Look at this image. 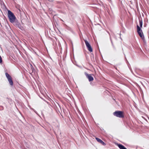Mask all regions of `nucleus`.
Returning a JSON list of instances; mask_svg holds the SVG:
<instances>
[{
	"label": "nucleus",
	"instance_id": "f257e3e1",
	"mask_svg": "<svg viewBox=\"0 0 149 149\" xmlns=\"http://www.w3.org/2000/svg\"><path fill=\"white\" fill-rule=\"evenodd\" d=\"M8 15L9 21L11 23L13 22L16 19L13 13L10 10H8Z\"/></svg>",
	"mask_w": 149,
	"mask_h": 149
},
{
	"label": "nucleus",
	"instance_id": "f03ea898",
	"mask_svg": "<svg viewBox=\"0 0 149 149\" xmlns=\"http://www.w3.org/2000/svg\"><path fill=\"white\" fill-rule=\"evenodd\" d=\"M113 115L118 117L123 118L124 117L123 112L119 111H116L113 113Z\"/></svg>",
	"mask_w": 149,
	"mask_h": 149
},
{
	"label": "nucleus",
	"instance_id": "7ed1b4c3",
	"mask_svg": "<svg viewBox=\"0 0 149 149\" xmlns=\"http://www.w3.org/2000/svg\"><path fill=\"white\" fill-rule=\"evenodd\" d=\"M137 31L138 34L141 38L143 39H144V37L142 30L140 28L138 25L137 26Z\"/></svg>",
	"mask_w": 149,
	"mask_h": 149
},
{
	"label": "nucleus",
	"instance_id": "20e7f679",
	"mask_svg": "<svg viewBox=\"0 0 149 149\" xmlns=\"http://www.w3.org/2000/svg\"><path fill=\"white\" fill-rule=\"evenodd\" d=\"M5 74L6 76L8 79V80L10 84V85H11V86H12L13 85V82L11 77L7 73H6Z\"/></svg>",
	"mask_w": 149,
	"mask_h": 149
},
{
	"label": "nucleus",
	"instance_id": "39448f33",
	"mask_svg": "<svg viewBox=\"0 0 149 149\" xmlns=\"http://www.w3.org/2000/svg\"><path fill=\"white\" fill-rule=\"evenodd\" d=\"M84 41L88 50L90 52H92L93 51L92 49L88 42L86 40H84Z\"/></svg>",
	"mask_w": 149,
	"mask_h": 149
},
{
	"label": "nucleus",
	"instance_id": "423d86ee",
	"mask_svg": "<svg viewBox=\"0 0 149 149\" xmlns=\"http://www.w3.org/2000/svg\"><path fill=\"white\" fill-rule=\"evenodd\" d=\"M11 23H13L14 26L18 27L19 29H21L22 27L21 25L17 19H16L13 22H11Z\"/></svg>",
	"mask_w": 149,
	"mask_h": 149
},
{
	"label": "nucleus",
	"instance_id": "0eeeda50",
	"mask_svg": "<svg viewBox=\"0 0 149 149\" xmlns=\"http://www.w3.org/2000/svg\"><path fill=\"white\" fill-rule=\"evenodd\" d=\"M86 77L88 79L89 81H92L93 80V78L90 74H87V73L85 72V73Z\"/></svg>",
	"mask_w": 149,
	"mask_h": 149
},
{
	"label": "nucleus",
	"instance_id": "6e6552de",
	"mask_svg": "<svg viewBox=\"0 0 149 149\" xmlns=\"http://www.w3.org/2000/svg\"><path fill=\"white\" fill-rule=\"evenodd\" d=\"M95 139L98 142L101 143L102 145H106V144L104 143V142L102 141L100 139L98 138H96Z\"/></svg>",
	"mask_w": 149,
	"mask_h": 149
},
{
	"label": "nucleus",
	"instance_id": "1a4fd4ad",
	"mask_svg": "<svg viewBox=\"0 0 149 149\" xmlns=\"http://www.w3.org/2000/svg\"><path fill=\"white\" fill-rule=\"evenodd\" d=\"M117 145L120 149H127L122 144H117Z\"/></svg>",
	"mask_w": 149,
	"mask_h": 149
},
{
	"label": "nucleus",
	"instance_id": "9d476101",
	"mask_svg": "<svg viewBox=\"0 0 149 149\" xmlns=\"http://www.w3.org/2000/svg\"><path fill=\"white\" fill-rule=\"evenodd\" d=\"M139 24L140 27H142L143 25L142 21V20H139Z\"/></svg>",
	"mask_w": 149,
	"mask_h": 149
},
{
	"label": "nucleus",
	"instance_id": "9b49d317",
	"mask_svg": "<svg viewBox=\"0 0 149 149\" xmlns=\"http://www.w3.org/2000/svg\"><path fill=\"white\" fill-rule=\"evenodd\" d=\"M2 60L1 56H0V63H2Z\"/></svg>",
	"mask_w": 149,
	"mask_h": 149
},
{
	"label": "nucleus",
	"instance_id": "f8f14e48",
	"mask_svg": "<svg viewBox=\"0 0 149 149\" xmlns=\"http://www.w3.org/2000/svg\"><path fill=\"white\" fill-rule=\"evenodd\" d=\"M110 40H111V41L112 45V46H113V43L112 40H111V37H110Z\"/></svg>",
	"mask_w": 149,
	"mask_h": 149
},
{
	"label": "nucleus",
	"instance_id": "ddd939ff",
	"mask_svg": "<svg viewBox=\"0 0 149 149\" xmlns=\"http://www.w3.org/2000/svg\"><path fill=\"white\" fill-rule=\"evenodd\" d=\"M33 111L36 113V111L34 109H33Z\"/></svg>",
	"mask_w": 149,
	"mask_h": 149
},
{
	"label": "nucleus",
	"instance_id": "4468645a",
	"mask_svg": "<svg viewBox=\"0 0 149 149\" xmlns=\"http://www.w3.org/2000/svg\"><path fill=\"white\" fill-rule=\"evenodd\" d=\"M128 12H129V13H130V12L128 11Z\"/></svg>",
	"mask_w": 149,
	"mask_h": 149
}]
</instances>
